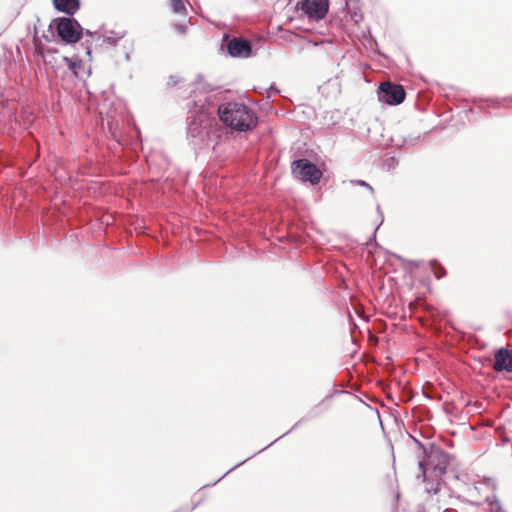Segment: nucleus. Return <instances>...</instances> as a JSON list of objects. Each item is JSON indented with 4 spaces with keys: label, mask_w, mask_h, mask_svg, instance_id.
<instances>
[{
    "label": "nucleus",
    "mask_w": 512,
    "mask_h": 512,
    "mask_svg": "<svg viewBox=\"0 0 512 512\" xmlns=\"http://www.w3.org/2000/svg\"><path fill=\"white\" fill-rule=\"evenodd\" d=\"M493 369L497 372H512V352L506 348L497 350Z\"/></svg>",
    "instance_id": "nucleus-10"
},
{
    "label": "nucleus",
    "mask_w": 512,
    "mask_h": 512,
    "mask_svg": "<svg viewBox=\"0 0 512 512\" xmlns=\"http://www.w3.org/2000/svg\"><path fill=\"white\" fill-rule=\"evenodd\" d=\"M227 52L234 58H249L252 54V46L245 38L233 37L227 44Z\"/></svg>",
    "instance_id": "nucleus-8"
},
{
    "label": "nucleus",
    "mask_w": 512,
    "mask_h": 512,
    "mask_svg": "<svg viewBox=\"0 0 512 512\" xmlns=\"http://www.w3.org/2000/svg\"><path fill=\"white\" fill-rule=\"evenodd\" d=\"M289 432H290V431H288V432H285V434H282V435H280V438H283V437H285V435H288V433H289Z\"/></svg>",
    "instance_id": "nucleus-32"
},
{
    "label": "nucleus",
    "mask_w": 512,
    "mask_h": 512,
    "mask_svg": "<svg viewBox=\"0 0 512 512\" xmlns=\"http://www.w3.org/2000/svg\"><path fill=\"white\" fill-rule=\"evenodd\" d=\"M125 58H126V60H127V61H129V60H130V55H129V53H127V54H126Z\"/></svg>",
    "instance_id": "nucleus-31"
},
{
    "label": "nucleus",
    "mask_w": 512,
    "mask_h": 512,
    "mask_svg": "<svg viewBox=\"0 0 512 512\" xmlns=\"http://www.w3.org/2000/svg\"><path fill=\"white\" fill-rule=\"evenodd\" d=\"M289 432H290V431H288V432H285V434H282V435H280V438H283V437H285V435H288V433H289Z\"/></svg>",
    "instance_id": "nucleus-33"
},
{
    "label": "nucleus",
    "mask_w": 512,
    "mask_h": 512,
    "mask_svg": "<svg viewBox=\"0 0 512 512\" xmlns=\"http://www.w3.org/2000/svg\"><path fill=\"white\" fill-rule=\"evenodd\" d=\"M292 175L302 182H309L316 185L320 182L322 172L311 161L306 158L294 160L291 164Z\"/></svg>",
    "instance_id": "nucleus-5"
},
{
    "label": "nucleus",
    "mask_w": 512,
    "mask_h": 512,
    "mask_svg": "<svg viewBox=\"0 0 512 512\" xmlns=\"http://www.w3.org/2000/svg\"><path fill=\"white\" fill-rule=\"evenodd\" d=\"M414 442L421 450L422 458L418 462L419 475L418 479L427 481V473L430 477L441 478L447 471L450 463V455L434 443H430L428 447L424 446L420 441L414 438Z\"/></svg>",
    "instance_id": "nucleus-2"
},
{
    "label": "nucleus",
    "mask_w": 512,
    "mask_h": 512,
    "mask_svg": "<svg viewBox=\"0 0 512 512\" xmlns=\"http://www.w3.org/2000/svg\"><path fill=\"white\" fill-rule=\"evenodd\" d=\"M409 263H410L411 265L415 266V267H418V265H419L417 261H412V260H411V261H409Z\"/></svg>",
    "instance_id": "nucleus-26"
},
{
    "label": "nucleus",
    "mask_w": 512,
    "mask_h": 512,
    "mask_svg": "<svg viewBox=\"0 0 512 512\" xmlns=\"http://www.w3.org/2000/svg\"><path fill=\"white\" fill-rule=\"evenodd\" d=\"M280 91L279 89L275 86V84H271L269 89H268V97L271 96V93L273 94H278Z\"/></svg>",
    "instance_id": "nucleus-21"
},
{
    "label": "nucleus",
    "mask_w": 512,
    "mask_h": 512,
    "mask_svg": "<svg viewBox=\"0 0 512 512\" xmlns=\"http://www.w3.org/2000/svg\"><path fill=\"white\" fill-rule=\"evenodd\" d=\"M273 443H274V442L269 443V445H268V446H266L265 448H263V449L259 450V451H258V453H259V452H261V451H263V450H265V449H266V448H268L269 446H272V444H273Z\"/></svg>",
    "instance_id": "nucleus-29"
},
{
    "label": "nucleus",
    "mask_w": 512,
    "mask_h": 512,
    "mask_svg": "<svg viewBox=\"0 0 512 512\" xmlns=\"http://www.w3.org/2000/svg\"><path fill=\"white\" fill-rule=\"evenodd\" d=\"M297 8L310 20L323 19L329 8L328 0H299Z\"/></svg>",
    "instance_id": "nucleus-7"
},
{
    "label": "nucleus",
    "mask_w": 512,
    "mask_h": 512,
    "mask_svg": "<svg viewBox=\"0 0 512 512\" xmlns=\"http://www.w3.org/2000/svg\"><path fill=\"white\" fill-rule=\"evenodd\" d=\"M175 28H176L179 32H181V33H184V32H185V29H186V27H185L184 25H181V24H176V25H175Z\"/></svg>",
    "instance_id": "nucleus-24"
},
{
    "label": "nucleus",
    "mask_w": 512,
    "mask_h": 512,
    "mask_svg": "<svg viewBox=\"0 0 512 512\" xmlns=\"http://www.w3.org/2000/svg\"><path fill=\"white\" fill-rule=\"evenodd\" d=\"M86 54H87V55H90V54H91V50H90L89 48L87 49Z\"/></svg>",
    "instance_id": "nucleus-35"
},
{
    "label": "nucleus",
    "mask_w": 512,
    "mask_h": 512,
    "mask_svg": "<svg viewBox=\"0 0 512 512\" xmlns=\"http://www.w3.org/2000/svg\"><path fill=\"white\" fill-rule=\"evenodd\" d=\"M490 505L492 512H496V510H498L499 507H502L501 502L498 499H494V501H492Z\"/></svg>",
    "instance_id": "nucleus-20"
},
{
    "label": "nucleus",
    "mask_w": 512,
    "mask_h": 512,
    "mask_svg": "<svg viewBox=\"0 0 512 512\" xmlns=\"http://www.w3.org/2000/svg\"><path fill=\"white\" fill-rule=\"evenodd\" d=\"M496 512H506V511H505V510H503V508H502V507H499V509H498V510H496Z\"/></svg>",
    "instance_id": "nucleus-30"
},
{
    "label": "nucleus",
    "mask_w": 512,
    "mask_h": 512,
    "mask_svg": "<svg viewBox=\"0 0 512 512\" xmlns=\"http://www.w3.org/2000/svg\"><path fill=\"white\" fill-rule=\"evenodd\" d=\"M62 61L66 63L75 77H79L80 72L84 69V63L78 57L69 58L67 56H62Z\"/></svg>",
    "instance_id": "nucleus-12"
},
{
    "label": "nucleus",
    "mask_w": 512,
    "mask_h": 512,
    "mask_svg": "<svg viewBox=\"0 0 512 512\" xmlns=\"http://www.w3.org/2000/svg\"><path fill=\"white\" fill-rule=\"evenodd\" d=\"M424 482L427 484L425 490L429 495H436L439 492V481H435L434 479L430 480L429 477L427 476V481Z\"/></svg>",
    "instance_id": "nucleus-13"
},
{
    "label": "nucleus",
    "mask_w": 512,
    "mask_h": 512,
    "mask_svg": "<svg viewBox=\"0 0 512 512\" xmlns=\"http://www.w3.org/2000/svg\"><path fill=\"white\" fill-rule=\"evenodd\" d=\"M430 265H431V267L433 269V273L437 279H440L443 276H445L446 271L442 266H440L438 264L437 260H431Z\"/></svg>",
    "instance_id": "nucleus-15"
},
{
    "label": "nucleus",
    "mask_w": 512,
    "mask_h": 512,
    "mask_svg": "<svg viewBox=\"0 0 512 512\" xmlns=\"http://www.w3.org/2000/svg\"><path fill=\"white\" fill-rule=\"evenodd\" d=\"M353 182L358 184V185H361L363 187H366L372 194L374 193L373 187L370 184H368L367 182H365L363 180H355Z\"/></svg>",
    "instance_id": "nucleus-19"
},
{
    "label": "nucleus",
    "mask_w": 512,
    "mask_h": 512,
    "mask_svg": "<svg viewBox=\"0 0 512 512\" xmlns=\"http://www.w3.org/2000/svg\"><path fill=\"white\" fill-rule=\"evenodd\" d=\"M502 102H503V104H499V106L506 107L507 104H505V103H512V95L509 97L503 98Z\"/></svg>",
    "instance_id": "nucleus-22"
},
{
    "label": "nucleus",
    "mask_w": 512,
    "mask_h": 512,
    "mask_svg": "<svg viewBox=\"0 0 512 512\" xmlns=\"http://www.w3.org/2000/svg\"><path fill=\"white\" fill-rule=\"evenodd\" d=\"M356 17H357V13H354V15L352 16V19H353L355 22H358V19H357Z\"/></svg>",
    "instance_id": "nucleus-27"
},
{
    "label": "nucleus",
    "mask_w": 512,
    "mask_h": 512,
    "mask_svg": "<svg viewBox=\"0 0 512 512\" xmlns=\"http://www.w3.org/2000/svg\"><path fill=\"white\" fill-rule=\"evenodd\" d=\"M405 96L406 93L402 85L389 81L381 83L377 91L378 100L388 105L401 104L405 100Z\"/></svg>",
    "instance_id": "nucleus-6"
},
{
    "label": "nucleus",
    "mask_w": 512,
    "mask_h": 512,
    "mask_svg": "<svg viewBox=\"0 0 512 512\" xmlns=\"http://www.w3.org/2000/svg\"><path fill=\"white\" fill-rule=\"evenodd\" d=\"M86 35H89V36H93L94 33H92L90 30H84V32ZM95 35L97 36L98 34L95 33Z\"/></svg>",
    "instance_id": "nucleus-25"
},
{
    "label": "nucleus",
    "mask_w": 512,
    "mask_h": 512,
    "mask_svg": "<svg viewBox=\"0 0 512 512\" xmlns=\"http://www.w3.org/2000/svg\"><path fill=\"white\" fill-rule=\"evenodd\" d=\"M398 164V161L396 160V158L394 157H390V158H387L384 162V166L390 170V169H394Z\"/></svg>",
    "instance_id": "nucleus-16"
},
{
    "label": "nucleus",
    "mask_w": 512,
    "mask_h": 512,
    "mask_svg": "<svg viewBox=\"0 0 512 512\" xmlns=\"http://www.w3.org/2000/svg\"><path fill=\"white\" fill-rule=\"evenodd\" d=\"M301 423V420L298 421L297 423H295V425L292 427V429L290 431H292L295 427H297L299 424Z\"/></svg>",
    "instance_id": "nucleus-28"
},
{
    "label": "nucleus",
    "mask_w": 512,
    "mask_h": 512,
    "mask_svg": "<svg viewBox=\"0 0 512 512\" xmlns=\"http://www.w3.org/2000/svg\"><path fill=\"white\" fill-rule=\"evenodd\" d=\"M216 113L227 127L246 132L257 125V116L253 109L241 102H226L216 107Z\"/></svg>",
    "instance_id": "nucleus-3"
},
{
    "label": "nucleus",
    "mask_w": 512,
    "mask_h": 512,
    "mask_svg": "<svg viewBox=\"0 0 512 512\" xmlns=\"http://www.w3.org/2000/svg\"><path fill=\"white\" fill-rule=\"evenodd\" d=\"M376 210H377V213H378V214H379V216H380V223H379V225L376 227V229H375V231H374L373 239H375V237H376V231L378 230L379 226H380V225L383 223V221H384V216H383V212H382V210H381L380 205H377Z\"/></svg>",
    "instance_id": "nucleus-17"
},
{
    "label": "nucleus",
    "mask_w": 512,
    "mask_h": 512,
    "mask_svg": "<svg viewBox=\"0 0 512 512\" xmlns=\"http://www.w3.org/2000/svg\"><path fill=\"white\" fill-rule=\"evenodd\" d=\"M249 458H246L244 459L243 461L237 463L236 465H234L232 468H230L222 477H220L219 479H217L213 484H216L217 482H219L224 476H226L229 472H231L232 470L238 468L239 466H241L242 464H244L246 461H248Z\"/></svg>",
    "instance_id": "nucleus-18"
},
{
    "label": "nucleus",
    "mask_w": 512,
    "mask_h": 512,
    "mask_svg": "<svg viewBox=\"0 0 512 512\" xmlns=\"http://www.w3.org/2000/svg\"><path fill=\"white\" fill-rule=\"evenodd\" d=\"M170 7L175 14L186 13V7L183 0H170Z\"/></svg>",
    "instance_id": "nucleus-14"
},
{
    "label": "nucleus",
    "mask_w": 512,
    "mask_h": 512,
    "mask_svg": "<svg viewBox=\"0 0 512 512\" xmlns=\"http://www.w3.org/2000/svg\"><path fill=\"white\" fill-rule=\"evenodd\" d=\"M53 26L60 39L68 44L78 42L84 32L79 22L72 16L55 18L50 24V27Z\"/></svg>",
    "instance_id": "nucleus-4"
},
{
    "label": "nucleus",
    "mask_w": 512,
    "mask_h": 512,
    "mask_svg": "<svg viewBox=\"0 0 512 512\" xmlns=\"http://www.w3.org/2000/svg\"><path fill=\"white\" fill-rule=\"evenodd\" d=\"M127 32L125 30H109L104 34H99L96 37V42L100 47L104 48H113L117 46L118 42L126 36Z\"/></svg>",
    "instance_id": "nucleus-9"
},
{
    "label": "nucleus",
    "mask_w": 512,
    "mask_h": 512,
    "mask_svg": "<svg viewBox=\"0 0 512 512\" xmlns=\"http://www.w3.org/2000/svg\"><path fill=\"white\" fill-rule=\"evenodd\" d=\"M188 107L187 139L194 148H201L207 143L211 128L217 124L216 105L201 94Z\"/></svg>",
    "instance_id": "nucleus-1"
},
{
    "label": "nucleus",
    "mask_w": 512,
    "mask_h": 512,
    "mask_svg": "<svg viewBox=\"0 0 512 512\" xmlns=\"http://www.w3.org/2000/svg\"><path fill=\"white\" fill-rule=\"evenodd\" d=\"M289 432H290V431H288V432H285V434H282V435H280V438H283V437H285V435H288V433H289Z\"/></svg>",
    "instance_id": "nucleus-34"
},
{
    "label": "nucleus",
    "mask_w": 512,
    "mask_h": 512,
    "mask_svg": "<svg viewBox=\"0 0 512 512\" xmlns=\"http://www.w3.org/2000/svg\"><path fill=\"white\" fill-rule=\"evenodd\" d=\"M54 8L68 16L75 15L80 9V0H53Z\"/></svg>",
    "instance_id": "nucleus-11"
},
{
    "label": "nucleus",
    "mask_w": 512,
    "mask_h": 512,
    "mask_svg": "<svg viewBox=\"0 0 512 512\" xmlns=\"http://www.w3.org/2000/svg\"><path fill=\"white\" fill-rule=\"evenodd\" d=\"M178 77L177 76H170L168 85H176L178 83Z\"/></svg>",
    "instance_id": "nucleus-23"
}]
</instances>
